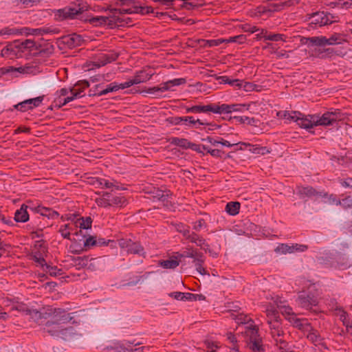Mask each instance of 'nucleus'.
Segmentation results:
<instances>
[{
  "label": "nucleus",
  "instance_id": "nucleus-46",
  "mask_svg": "<svg viewBox=\"0 0 352 352\" xmlns=\"http://www.w3.org/2000/svg\"><path fill=\"white\" fill-rule=\"evenodd\" d=\"M20 48L21 50L29 49L30 50H38V44L33 40L26 39L21 43Z\"/></svg>",
  "mask_w": 352,
  "mask_h": 352
},
{
  "label": "nucleus",
  "instance_id": "nucleus-40",
  "mask_svg": "<svg viewBox=\"0 0 352 352\" xmlns=\"http://www.w3.org/2000/svg\"><path fill=\"white\" fill-rule=\"evenodd\" d=\"M30 69V67H19L18 68L14 67H2L0 69V75H3L13 71H17L23 74L28 73Z\"/></svg>",
  "mask_w": 352,
  "mask_h": 352
},
{
  "label": "nucleus",
  "instance_id": "nucleus-26",
  "mask_svg": "<svg viewBox=\"0 0 352 352\" xmlns=\"http://www.w3.org/2000/svg\"><path fill=\"white\" fill-rule=\"evenodd\" d=\"M119 54L117 52H111L107 54H101L98 59V65L104 66L108 63L115 61Z\"/></svg>",
  "mask_w": 352,
  "mask_h": 352
},
{
  "label": "nucleus",
  "instance_id": "nucleus-24",
  "mask_svg": "<svg viewBox=\"0 0 352 352\" xmlns=\"http://www.w3.org/2000/svg\"><path fill=\"white\" fill-rule=\"evenodd\" d=\"M30 208L33 211L40 213L42 216L47 217L48 218L54 219L58 217V213L50 208L38 206L34 208L30 207Z\"/></svg>",
  "mask_w": 352,
  "mask_h": 352
},
{
  "label": "nucleus",
  "instance_id": "nucleus-59",
  "mask_svg": "<svg viewBox=\"0 0 352 352\" xmlns=\"http://www.w3.org/2000/svg\"><path fill=\"white\" fill-rule=\"evenodd\" d=\"M277 307L280 309L283 314H287L289 317L292 316V314H295L292 312V309L289 306L282 305V302L278 303L276 302Z\"/></svg>",
  "mask_w": 352,
  "mask_h": 352
},
{
  "label": "nucleus",
  "instance_id": "nucleus-7",
  "mask_svg": "<svg viewBox=\"0 0 352 352\" xmlns=\"http://www.w3.org/2000/svg\"><path fill=\"white\" fill-rule=\"evenodd\" d=\"M296 302L301 308L310 311H316L313 308L318 305L319 300L312 293L301 292L298 294Z\"/></svg>",
  "mask_w": 352,
  "mask_h": 352
},
{
  "label": "nucleus",
  "instance_id": "nucleus-27",
  "mask_svg": "<svg viewBox=\"0 0 352 352\" xmlns=\"http://www.w3.org/2000/svg\"><path fill=\"white\" fill-rule=\"evenodd\" d=\"M92 184L102 188H116L119 189L118 186L116 184V182H112L104 178H94Z\"/></svg>",
  "mask_w": 352,
  "mask_h": 352
},
{
  "label": "nucleus",
  "instance_id": "nucleus-51",
  "mask_svg": "<svg viewBox=\"0 0 352 352\" xmlns=\"http://www.w3.org/2000/svg\"><path fill=\"white\" fill-rule=\"evenodd\" d=\"M285 3H269L266 7L263 8V12H276L283 9L285 6Z\"/></svg>",
  "mask_w": 352,
  "mask_h": 352
},
{
  "label": "nucleus",
  "instance_id": "nucleus-16",
  "mask_svg": "<svg viewBox=\"0 0 352 352\" xmlns=\"http://www.w3.org/2000/svg\"><path fill=\"white\" fill-rule=\"evenodd\" d=\"M125 88H128V84L126 82L123 83L118 84L116 82H111L107 85L105 88L102 85L101 90L98 92H95L93 94H89V96H101L103 95H106L110 92L116 91L119 89H124Z\"/></svg>",
  "mask_w": 352,
  "mask_h": 352
},
{
  "label": "nucleus",
  "instance_id": "nucleus-33",
  "mask_svg": "<svg viewBox=\"0 0 352 352\" xmlns=\"http://www.w3.org/2000/svg\"><path fill=\"white\" fill-rule=\"evenodd\" d=\"M301 113L300 111H278L277 113V116L283 118L284 119L294 121L295 122H297V119L298 118V116H300Z\"/></svg>",
  "mask_w": 352,
  "mask_h": 352
},
{
  "label": "nucleus",
  "instance_id": "nucleus-58",
  "mask_svg": "<svg viewBox=\"0 0 352 352\" xmlns=\"http://www.w3.org/2000/svg\"><path fill=\"white\" fill-rule=\"evenodd\" d=\"M204 0H197V3L194 2H184L183 3V8L187 9V10H192L195 8H198L200 6H202L204 5Z\"/></svg>",
  "mask_w": 352,
  "mask_h": 352
},
{
  "label": "nucleus",
  "instance_id": "nucleus-25",
  "mask_svg": "<svg viewBox=\"0 0 352 352\" xmlns=\"http://www.w3.org/2000/svg\"><path fill=\"white\" fill-rule=\"evenodd\" d=\"M28 206L23 204L21 208L15 212L14 221L16 222L25 223L29 220V214L27 211Z\"/></svg>",
  "mask_w": 352,
  "mask_h": 352
},
{
  "label": "nucleus",
  "instance_id": "nucleus-4",
  "mask_svg": "<svg viewBox=\"0 0 352 352\" xmlns=\"http://www.w3.org/2000/svg\"><path fill=\"white\" fill-rule=\"evenodd\" d=\"M306 20L309 21L310 28L316 29L322 26L331 24L336 21L334 16L328 12H316L306 14Z\"/></svg>",
  "mask_w": 352,
  "mask_h": 352
},
{
  "label": "nucleus",
  "instance_id": "nucleus-15",
  "mask_svg": "<svg viewBox=\"0 0 352 352\" xmlns=\"http://www.w3.org/2000/svg\"><path fill=\"white\" fill-rule=\"evenodd\" d=\"M43 100V96H38L34 98L28 99L14 106L18 111L25 112L34 107H38Z\"/></svg>",
  "mask_w": 352,
  "mask_h": 352
},
{
  "label": "nucleus",
  "instance_id": "nucleus-54",
  "mask_svg": "<svg viewBox=\"0 0 352 352\" xmlns=\"http://www.w3.org/2000/svg\"><path fill=\"white\" fill-rule=\"evenodd\" d=\"M43 271L48 273L52 276H56L61 274V270L58 269L56 266H52L48 264L46 265Z\"/></svg>",
  "mask_w": 352,
  "mask_h": 352
},
{
  "label": "nucleus",
  "instance_id": "nucleus-21",
  "mask_svg": "<svg viewBox=\"0 0 352 352\" xmlns=\"http://www.w3.org/2000/svg\"><path fill=\"white\" fill-rule=\"evenodd\" d=\"M296 119V123L301 128L309 129L316 126L315 122L313 121L314 115L305 116L301 113L300 116H298V118Z\"/></svg>",
  "mask_w": 352,
  "mask_h": 352
},
{
  "label": "nucleus",
  "instance_id": "nucleus-13",
  "mask_svg": "<svg viewBox=\"0 0 352 352\" xmlns=\"http://www.w3.org/2000/svg\"><path fill=\"white\" fill-rule=\"evenodd\" d=\"M308 249L306 245H301L298 243H293L289 245L286 243H280L274 250L275 252L278 254H292L296 252H302Z\"/></svg>",
  "mask_w": 352,
  "mask_h": 352
},
{
  "label": "nucleus",
  "instance_id": "nucleus-60",
  "mask_svg": "<svg viewBox=\"0 0 352 352\" xmlns=\"http://www.w3.org/2000/svg\"><path fill=\"white\" fill-rule=\"evenodd\" d=\"M245 41H246V38H245V36L243 34L232 36L226 40L227 43H237L239 44L244 43L245 42Z\"/></svg>",
  "mask_w": 352,
  "mask_h": 352
},
{
  "label": "nucleus",
  "instance_id": "nucleus-38",
  "mask_svg": "<svg viewBox=\"0 0 352 352\" xmlns=\"http://www.w3.org/2000/svg\"><path fill=\"white\" fill-rule=\"evenodd\" d=\"M240 206L241 204L238 201L228 202L226 204V210L229 214L234 216L239 212Z\"/></svg>",
  "mask_w": 352,
  "mask_h": 352
},
{
  "label": "nucleus",
  "instance_id": "nucleus-11",
  "mask_svg": "<svg viewBox=\"0 0 352 352\" xmlns=\"http://www.w3.org/2000/svg\"><path fill=\"white\" fill-rule=\"evenodd\" d=\"M118 243L121 249L125 250L129 254L143 255L144 248L138 242H134L130 239H120Z\"/></svg>",
  "mask_w": 352,
  "mask_h": 352
},
{
  "label": "nucleus",
  "instance_id": "nucleus-12",
  "mask_svg": "<svg viewBox=\"0 0 352 352\" xmlns=\"http://www.w3.org/2000/svg\"><path fill=\"white\" fill-rule=\"evenodd\" d=\"M153 75L154 72L151 67L144 68L143 69L137 72L133 78L129 79L126 82V84H128V87H130L133 85L148 81Z\"/></svg>",
  "mask_w": 352,
  "mask_h": 352
},
{
  "label": "nucleus",
  "instance_id": "nucleus-8",
  "mask_svg": "<svg viewBox=\"0 0 352 352\" xmlns=\"http://www.w3.org/2000/svg\"><path fill=\"white\" fill-rule=\"evenodd\" d=\"M242 333L248 339L250 346H254V349L258 350V343H262V339L258 334V327L254 323H251L248 326L244 327V331Z\"/></svg>",
  "mask_w": 352,
  "mask_h": 352
},
{
  "label": "nucleus",
  "instance_id": "nucleus-49",
  "mask_svg": "<svg viewBox=\"0 0 352 352\" xmlns=\"http://www.w3.org/2000/svg\"><path fill=\"white\" fill-rule=\"evenodd\" d=\"M236 322L239 324H244L248 326L251 323H254V321L248 316L244 314H239L236 318Z\"/></svg>",
  "mask_w": 352,
  "mask_h": 352
},
{
  "label": "nucleus",
  "instance_id": "nucleus-57",
  "mask_svg": "<svg viewBox=\"0 0 352 352\" xmlns=\"http://www.w3.org/2000/svg\"><path fill=\"white\" fill-rule=\"evenodd\" d=\"M234 119L241 124H247L249 125H254L255 122V119L254 118H250L248 116H235Z\"/></svg>",
  "mask_w": 352,
  "mask_h": 352
},
{
  "label": "nucleus",
  "instance_id": "nucleus-35",
  "mask_svg": "<svg viewBox=\"0 0 352 352\" xmlns=\"http://www.w3.org/2000/svg\"><path fill=\"white\" fill-rule=\"evenodd\" d=\"M335 260L338 267L341 269H346L351 266V263L345 255L339 253L336 256Z\"/></svg>",
  "mask_w": 352,
  "mask_h": 352
},
{
  "label": "nucleus",
  "instance_id": "nucleus-29",
  "mask_svg": "<svg viewBox=\"0 0 352 352\" xmlns=\"http://www.w3.org/2000/svg\"><path fill=\"white\" fill-rule=\"evenodd\" d=\"M180 261L175 256H173L168 260L160 261V265L164 269H175L179 265Z\"/></svg>",
  "mask_w": 352,
  "mask_h": 352
},
{
  "label": "nucleus",
  "instance_id": "nucleus-53",
  "mask_svg": "<svg viewBox=\"0 0 352 352\" xmlns=\"http://www.w3.org/2000/svg\"><path fill=\"white\" fill-rule=\"evenodd\" d=\"M201 253V252H198L197 249L192 246L186 247V250L184 251V255L186 257L193 258V260Z\"/></svg>",
  "mask_w": 352,
  "mask_h": 352
},
{
  "label": "nucleus",
  "instance_id": "nucleus-6",
  "mask_svg": "<svg viewBox=\"0 0 352 352\" xmlns=\"http://www.w3.org/2000/svg\"><path fill=\"white\" fill-rule=\"evenodd\" d=\"M85 10H87L85 6H81V4L78 3L77 7L66 6L62 9L55 10L54 16L55 19L58 21L73 19Z\"/></svg>",
  "mask_w": 352,
  "mask_h": 352
},
{
  "label": "nucleus",
  "instance_id": "nucleus-48",
  "mask_svg": "<svg viewBox=\"0 0 352 352\" xmlns=\"http://www.w3.org/2000/svg\"><path fill=\"white\" fill-rule=\"evenodd\" d=\"M267 320H280V316L278 311L273 307H267L266 309Z\"/></svg>",
  "mask_w": 352,
  "mask_h": 352
},
{
  "label": "nucleus",
  "instance_id": "nucleus-64",
  "mask_svg": "<svg viewBox=\"0 0 352 352\" xmlns=\"http://www.w3.org/2000/svg\"><path fill=\"white\" fill-rule=\"evenodd\" d=\"M19 31L15 28H5L0 30V35H12L17 34Z\"/></svg>",
  "mask_w": 352,
  "mask_h": 352
},
{
  "label": "nucleus",
  "instance_id": "nucleus-42",
  "mask_svg": "<svg viewBox=\"0 0 352 352\" xmlns=\"http://www.w3.org/2000/svg\"><path fill=\"white\" fill-rule=\"evenodd\" d=\"M69 91L71 92V96L64 98L63 103L59 104L58 107H61L65 105L66 104H67L68 102L74 100V99H76L77 98H81L82 96V95H80V92H77L74 87L71 88L69 89Z\"/></svg>",
  "mask_w": 352,
  "mask_h": 352
},
{
  "label": "nucleus",
  "instance_id": "nucleus-28",
  "mask_svg": "<svg viewBox=\"0 0 352 352\" xmlns=\"http://www.w3.org/2000/svg\"><path fill=\"white\" fill-rule=\"evenodd\" d=\"M212 104L207 105H195L190 107H186V113H207L212 112Z\"/></svg>",
  "mask_w": 352,
  "mask_h": 352
},
{
  "label": "nucleus",
  "instance_id": "nucleus-45",
  "mask_svg": "<svg viewBox=\"0 0 352 352\" xmlns=\"http://www.w3.org/2000/svg\"><path fill=\"white\" fill-rule=\"evenodd\" d=\"M328 45L340 44L344 41L343 36L340 33H334L329 38H327Z\"/></svg>",
  "mask_w": 352,
  "mask_h": 352
},
{
  "label": "nucleus",
  "instance_id": "nucleus-62",
  "mask_svg": "<svg viewBox=\"0 0 352 352\" xmlns=\"http://www.w3.org/2000/svg\"><path fill=\"white\" fill-rule=\"evenodd\" d=\"M265 40L272 41H285V36L281 34H270L268 36H264Z\"/></svg>",
  "mask_w": 352,
  "mask_h": 352
},
{
  "label": "nucleus",
  "instance_id": "nucleus-63",
  "mask_svg": "<svg viewBox=\"0 0 352 352\" xmlns=\"http://www.w3.org/2000/svg\"><path fill=\"white\" fill-rule=\"evenodd\" d=\"M15 54H16V52L12 46L6 47L3 48L1 52V55L3 57L11 56H14Z\"/></svg>",
  "mask_w": 352,
  "mask_h": 352
},
{
  "label": "nucleus",
  "instance_id": "nucleus-50",
  "mask_svg": "<svg viewBox=\"0 0 352 352\" xmlns=\"http://www.w3.org/2000/svg\"><path fill=\"white\" fill-rule=\"evenodd\" d=\"M73 230L72 227L70 224H65L61 226L59 228L58 232L64 239H70V232Z\"/></svg>",
  "mask_w": 352,
  "mask_h": 352
},
{
  "label": "nucleus",
  "instance_id": "nucleus-14",
  "mask_svg": "<svg viewBox=\"0 0 352 352\" xmlns=\"http://www.w3.org/2000/svg\"><path fill=\"white\" fill-rule=\"evenodd\" d=\"M307 338L312 342L316 346H318L319 350H328L329 348L327 346L326 343L324 341V338L321 337L319 332L315 329L311 325V329L307 331Z\"/></svg>",
  "mask_w": 352,
  "mask_h": 352
},
{
  "label": "nucleus",
  "instance_id": "nucleus-19",
  "mask_svg": "<svg viewBox=\"0 0 352 352\" xmlns=\"http://www.w3.org/2000/svg\"><path fill=\"white\" fill-rule=\"evenodd\" d=\"M298 192L300 197H311L317 196L320 197L327 196V192L324 191H317L313 187L309 186L299 187Z\"/></svg>",
  "mask_w": 352,
  "mask_h": 352
},
{
  "label": "nucleus",
  "instance_id": "nucleus-10",
  "mask_svg": "<svg viewBox=\"0 0 352 352\" xmlns=\"http://www.w3.org/2000/svg\"><path fill=\"white\" fill-rule=\"evenodd\" d=\"M186 83V79L184 78H175L173 80H168L162 84L160 87H153L148 88L146 92L149 94H153L157 97L160 96V92H164L169 90L172 87L179 86Z\"/></svg>",
  "mask_w": 352,
  "mask_h": 352
},
{
  "label": "nucleus",
  "instance_id": "nucleus-39",
  "mask_svg": "<svg viewBox=\"0 0 352 352\" xmlns=\"http://www.w3.org/2000/svg\"><path fill=\"white\" fill-rule=\"evenodd\" d=\"M75 223L76 224V226H78V224L80 229L87 230L91 228L92 219L90 217L86 218L81 217L78 219Z\"/></svg>",
  "mask_w": 352,
  "mask_h": 352
},
{
  "label": "nucleus",
  "instance_id": "nucleus-32",
  "mask_svg": "<svg viewBox=\"0 0 352 352\" xmlns=\"http://www.w3.org/2000/svg\"><path fill=\"white\" fill-rule=\"evenodd\" d=\"M65 42L71 47H75L77 46H80L81 45L82 42L83 41L81 36L76 34L69 35V36L65 37Z\"/></svg>",
  "mask_w": 352,
  "mask_h": 352
},
{
  "label": "nucleus",
  "instance_id": "nucleus-43",
  "mask_svg": "<svg viewBox=\"0 0 352 352\" xmlns=\"http://www.w3.org/2000/svg\"><path fill=\"white\" fill-rule=\"evenodd\" d=\"M242 144L246 146H249L250 147L249 150L252 153H254V154L264 155L265 153H270V151L267 148V147L254 146V145H252L250 144H247V143H242Z\"/></svg>",
  "mask_w": 352,
  "mask_h": 352
},
{
  "label": "nucleus",
  "instance_id": "nucleus-44",
  "mask_svg": "<svg viewBox=\"0 0 352 352\" xmlns=\"http://www.w3.org/2000/svg\"><path fill=\"white\" fill-rule=\"evenodd\" d=\"M334 311L336 314L340 317V320L343 322V324L344 326L348 325L350 321L347 319V313L341 307H336Z\"/></svg>",
  "mask_w": 352,
  "mask_h": 352
},
{
  "label": "nucleus",
  "instance_id": "nucleus-3",
  "mask_svg": "<svg viewBox=\"0 0 352 352\" xmlns=\"http://www.w3.org/2000/svg\"><path fill=\"white\" fill-rule=\"evenodd\" d=\"M345 118L344 113L338 109L331 111H326L322 116L314 114V122L316 126H331L335 122L343 120Z\"/></svg>",
  "mask_w": 352,
  "mask_h": 352
},
{
  "label": "nucleus",
  "instance_id": "nucleus-9",
  "mask_svg": "<svg viewBox=\"0 0 352 352\" xmlns=\"http://www.w3.org/2000/svg\"><path fill=\"white\" fill-rule=\"evenodd\" d=\"M270 327V334L276 342V344H280V348H283L286 346V342L283 340L284 331L280 320H267Z\"/></svg>",
  "mask_w": 352,
  "mask_h": 352
},
{
  "label": "nucleus",
  "instance_id": "nucleus-61",
  "mask_svg": "<svg viewBox=\"0 0 352 352\" xmlns=\"http://www.w3.org/2000/svg\"><path fill=\"white\" fill-rule=\"evenodd\" d=\"M338 204H341L344 209H351L352 207V197L351 196H348L342 199L341 201H338Z\"/></svg>",
  "mask_w": 352,
  "mask_h": 352
},
{
  "label": "nucleus",
  "instance_id": "nucleus-1",
  "mask_svg": "<svg viewBox=\"0 0 352 352\" xmlns=\"http://www.w3.org/2000/svg\"><path fill=\"white\" fill-rule=\"evenodd\" d=\"M47 318L44 323V330L51 336L66 340L73 333L72 327H63L73 319L71 314L65 309L50 307Z\"/></svg>",
  "mask_w": 352,
  "mask_h": 352
},
{
  "label": "nucleus",
  "instance_id": "nucleus-52",
  "mask_svg": "<svg viewBox=\"0 0 352 352\" xmlns=\"http://www.w3.org/2000/svg\"><path fill=\"white\" fill-rule=\"evenodd\" d=\"M108 16H96L92 17L89 19H88L89 22L94 25L98 26V25H105L107 22Z\"/></svg>",
  "mask_w": 352,
  "mask_h": 352
},
{
  "label": "nucleus",
  "instance_id": "nucleus-22",
  "mask_svg": "<svg viewBox=\"0 0 352 352\" xmlns=\"http://www.w3.org/2000/svg\"><path fill=\"white\" fill-rule=\"evenodd\" d=\"M152 197L154 199L160 201L164 206H168L169 204L168 198L171 196L169 190H162L155 189L152 192Z\"/></svg>",
  "mask_w": 352,
  "mask_h": 352
},
{
  "label": "nucleus",
  "instance_id": "nucleus-56",
  "mask_svg": "<svg viewBox=\"0 0 352 352\" xmlns=\"http://www.w3.org/2000/svg\"><path fill=\"white\" fill-rule=\"evenodd\" d=\"M111 12L113 14V16H108V20L105 25H107L109 28H113L117 24L118 22L120 23L122 20L119 17V16L114 13V12Z\"/></svg>",
  "mask_w": 352,
  "mask_h": 352
},
{
  "label": "nucleus",
  "instance_id": "nucleus-20",
  "mask_svg": "<svg viewBox=\"0 0 352 352\" xmlns=\"http://www.w3.org/2000/svg\"><path fill=\"white\" fill-rule=\"evenodd\" d=\"M240 104H222L221 105H218L216 104H212V112L214 113H229L232 111H236L239 110Z\"/></svg>",
  "mask_w": 352,
  "mask_h": 352
},
{
  "label": "nucleus",
  "instance_id": "nucleus-23",
  "mask_svg": "<svg viewBox=\"0 0 352 352\" xmlns=\"http://www.w3.org/2000/svg\"><path fill=\"white\" fill-rule=\"evenodd\" d=\"M28 34L32 35H43L46 34H58L60 30L53 27H44L41 28H30L28 29Z\"/></svg>",
  "mask_w": 352,
  "mask_h": 352
},
{
  "label": "nucleus",
  "instance_id": "nucleus-30",
  "mask_svg": "<svg viewBox=\"0 0 352 352\" xmlns=\"http://www.w3.org/2000/svg\"><path fill=\"white\" fill-rule=\"evenodd\" d=\"M94 260H95V258H89V256H84L74 258L73 259V262L74 265L78 268H83L86 267H88L89 268L91 264L89 265V263Z\"/></svg>",
  "mask_w": 352,
  "mask_h": 352
},
{
  "label": "nucleus",
  "instance_id": "nucleus-37",
  "mask_svg": "<svg viewBox=\"0 0 352 352\" xmlns=\"http://www.w3.org/2000/svg\"><path fill=\"white\" fill-rule=\"evenodd\" d=\"M197 124L199 125L208 124V122L206 120L195 119L193 116L184 117V122H182V124H184L188 126H195Z\"/></svg>",
  "mask_w": 352,
  "mask_h": 352
},
{
  "label": "nucleus",
  "instance_id": "nucleus-34",
  "mask_svg": "<svg viewBox=\"0 0 352 352\" xmlns=\"http://www.w3.org/2000/svg\"><path fill=\"white\" fill-rule=\"evenodd\" d=\"M141 344L140 342H135V341H124L122 343H117L114 349L117 352H126L129 351V347L132 345L138 346Z\"/></svg>",
  "mask_w": 352,
  "mask_h": 352
},
{
  "label": "nucleus",
  "instance_id": "nucleus-41",
  "mask_svg": "<svg viewBox=\"0 0 352 352\" xmlns=\"http://www.w3.org/2000/svg\"><path fill=\"white\" fill-rule=\"evenodd\" d=\"M307 40L313 45L324 46L328 45L327 38L322 36L308 38Z\"/></svg>",
  "mask_w": 352,
  "mask_h": 352
},
{
  "label": "nucleus",
  "instance_id": "nucleus-5",
  "mask_svg": "<svg viewBox=\"0 0 352 352\" xmlns=\"http://www.w3.org/2000/svg\"><path fill=\"white\" fill-rule=\"evenodd\" d=\"M96 203L99 207H122L126 204V199L123 196L113 195L108 192H102V196L96 199Z\"/></svg>",
  "mask_w": 352,
  "mask_h": 352
},
{
  "label": "nucleus",
  "instance_id": "nucleus-55",
  "mask_svg": "<svg viewBox=\"0 0 352 352\" xmlns=\"http://www.w3.org/2000/svg\"><path fill=\"white\" fill-rule=\"evenodd\" d=\"M202 149L206 151L207 153H210L212 157H222V155L224 153L223 151L219 149H212L206 145L202 146Z\"/></svg>",
  "mask_w": 352,
  "mask_h": 352
},
{
  "label": "nucleus",
  "instance_id": "nucleus-17",
  "mask_svg": "<svg viewBox=\"0 0 352 352\" xmlns=\"http://www.w3.org/2000/svg\"><path fill=\"white\" fill-rule=\"evenodd\" d=\"M51 307H47L43 309V311H39L35 309H30L28 315L30 316L31 318L38 323L39 325H44L47 318V315L50 311Z\"/></svg>",
  "mask_w": 352,
  "mask_h": 352
},
{
  "label": "nucleus",
  "instance_id": "nucleus-31",
  "mask_svg": "<svg viewBox=\"0 0 352 352\" xmlns=\"http://www.w3.org/2000/svg\"><path fill=\"white\" fill-rule=\"evenodd\" d=\"M205 259L202 253L198 255L192 261L197 271L201 275L209 274L206 269L203 267Z\"/></svg>",
  "mask_w": 352,
  "mask_h": 352
},
{
  "label": "nucleus",
  "instance_id": "nucleus-36",
  "mask_svg": "<svg viewBox=\"0 0 352 352\" xmlns=\"http://www.w3.org/2000/svg\"><path fill=\"white\" fill-rule=\"evenodd\" d=\"M38 54L45 56H49L54 53V47L52 43H45L43 45H38Z\"/></svg>",
  "mask_w": 352,
  "mask_h": 352
},
{
  "label": "nucleus",
  "instance_id": "nucleus-18",
  "mask_svg": "<svg viewBox=\"0 0 352 352\" xmlns=\"http://www.w3.org/2000/svg\"><path fill=\"white\" fill-rule=\"evenodd\" d=\"M287 319L294 327L304 333L311 329V324L309 323L306 319L296 318V314H292V316L289 317Z\"/></svg>",
  "mask_w": 352,
  "mask_h": 352
},
{
  "label": "nucleus",
  "instance_id": "nucleus-47",
  "mask_svg": "<svg viewBox=\"0 0 352 352\" xmlns=\"http://www.w3.org/2000/svg\"><path fill=\"white\" fill-rule=\"evenodd\" d=\"M170 142L173 145L178 146L185 148H188L190 144V142H188V140L179 138H172L170 140Z\"/></svg>",
  "mask_w": 352,
  "mask_h": 352
},
{
  "label": "nucleus",
  "instance_id": "nucleus-2",
  "mask_svg": "<svg viewBox=\"0 0 352 352\" xmlns=\"http://www.w3.org/2000/svg\"><path fill=\"white\" fill-rule=\"evenodd\" d=\"M176 230L181 233L184 239L190 243L196 244L201 249L206 250L208 248V243L201 235L194 231H191L190 227L182 223L175 225Z\"/></svg>",
  "mask_w": 352,
  "mask_h": 352
}]
</instances>
